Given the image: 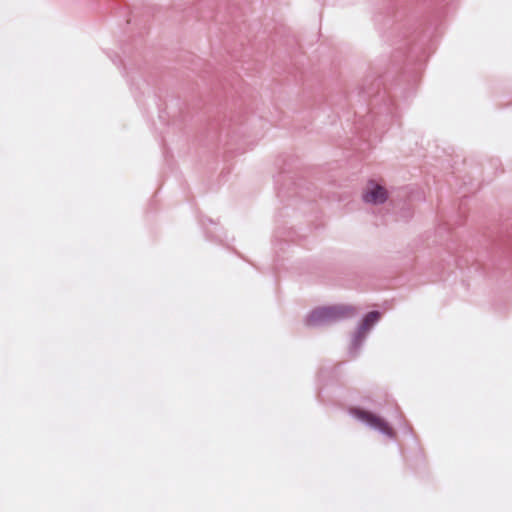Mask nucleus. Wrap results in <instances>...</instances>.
Segmentation results:
<instances>
[{
  "mask_svg": "<svg viewBox=\"0 0 512 512\" xmlns=\"http://www.w3.org/2000/svg\"><path fill=\"white\" fill-rule=\"evenodd\" d=\"M380 313L377 311L369 312L362 321L361 329L367 331L370 327L379 320Z\"/></svg>",
  "mask_w": 512,
  "mask_h": 512,
  "instance_id": "obj_4",
  "label": "nucleus"
},
{
  "mask_svg": "<svg viewBox=\"0 0 512 512\" xmlns=\"http://www.w3.org/2000/svg\"><path fill=\"white\" fill-rule=\"evenodd\" d=\"M351 413L356 418L367 423L371 427L380 430L381 432L387 434L388 436H393V429L382 418L378 417L377 415L358 408L351 409Z\"/></svg>",
  "mask_w": 512,
  "mask_h": 512,
  "instance_id": "obj_2",
  "label": "nucleus"
},
{
  "mask_svg": "<svg viewBox=\"0 0 512 512\" xmlns=\"http://www.w3.org/2000/svg\"><path fill=\"white\" fill-rule=\"evenodd\" d=\"M353 312L351 307L344 305L320 307L311 312L308 316L307 323L309 325H317L350 316Z\"/></svg>",
  "mask_w": 512,
  "mask_h": 512,
  "instance_id": "obj_1",
  "label": "nucleus"
},
{
  "mask_svg": "<svg viewBox=\"0 0 512 512\" xmlns=\"http://www.w3.org/2000/svg\"><path fill=\"white\" fill-rule=\"evenodd\" d=\"M388 198L387 190L375 181H369L366 185L363 199L367 203L382 204Z\"/></svg>",
  "mask_w": 512,
  "mask_h": 512,
  "instance_id": "obj_3",
  "label": "nucleus"
}]
</instances>
